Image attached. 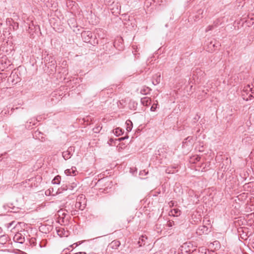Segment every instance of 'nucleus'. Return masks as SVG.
Returning <instances> with one entry per match:
<instances>
[{"label":"nucleus","mask_w":254,"mask_h":254,"mask_svg":"<svg viewBox=\"0 0 254 254\" xmlns=\"http://www.w3.org/2000/svg\"><path fill=\"white\" fill-rule=\"evenodd\" d=\"M86 201L85 196L83 194H80L77 197L75 207L79 210H83L86 206Z\"/></svg>","instance_id":"obj_1"},{"label":"nucleus","mask_w":254,"mask_h":254,"mask_svg":"<svg viewBox=\"0 0 254 254\" xmlns=\"http://www.w3.org/2000/svg\"><path fill=\"white\" fill-rule=\"evenodd\" d=\"M250 93L249 95V97H254V87H251V90H250Z\"/></svg>","instance_id":"obj_25"},{"label":"nucleus","mask_w":254,"mask_h":254,"mask_svg":"<svg viewBox=\"0 0 254 254\" xmlns=\"http://www.w3.org/2000/svg\"><path fill=\"white\" fill-rule=\"evenodd\" d=\"M102 32V30L101 29L97 30V32Z\"/></svg>","instance_id":"obj_36"},{"label":"nucleus","mask_w":254,"mask_h":254,"mask_svg":"<svg viewBox=\"0 0 254 254\" xmlns=\"http://www.w3.org/2000/svg\"><path fill=\"white\" fill-rule=\"evenodd\" d=\"M166 172L167 173H168V174L171 173V171H169L168 169H166Z\"/></svg>","instance_id":"obj_35"},{"label":"nucleus","mask_w":254,"mask_h":254,"mask_svg":"<svg viewBox=\"0 0 254 254\" xmlns=\"http://www.w3.org/2000/svg\"><path fill=\"white\" fill-rule=\"evenodd\" d=\"M102 129V127L100 126H97L94 128H93V131L95 133H99L101 129Z\"/></svg>","instance_id":"obj_23"},{"label":"nucleus","mask_w":254,"mask_h":254,"mask_svg":"<svg viewBox=\"0 0 254 254\" xmlns=\"http://www.w3.org/2000/svg\"><path fill=\"white\" fill-rule=\"evenodd\" d=\"M82 40L86 43L90 42L92 34L90 31H84L81 34Z\"/></svg>","instance_id":"obj_2"},{"label":"nucleus","mask_w":254,"mask_h":254,"mask_svg":"<svg viewBox=\"0 0 254 254\" xmlns=\"http://www.w3.org/2000/svg\"><path fill=\"white\" fill-rule=\"evenodd\" d=\"M8 241V236L7 235H3L0 236V244L4 245Z\"/></svg>","instance_id":"obj_14"},{"label":"nucleus","mask_w":254,"mask_h":254,"mask_svg":"<svg viewBox=\"0 0 254 254\" xmlns=\"http://www.w3.org/2000/svg\"><path fill=\"white\" fill-rule=\"evenodd\" d=\"M210 232L209 228L204 225L199 226L196 230V233L198 235H202L203 234H207Z\"/></svg>","instance_id":"obj_5"},{"label":"nucleus","mask_w":254,"mask_h":254,"mask_svg":"<svg viewBox=\"0 0 254 254\" xmlns=\"http://www.w3.org/2000/svg\"><path fill=\"white\" fill-rule=\"evenodd\" d=\"M74 151V147L70 146L68 148L67 150L64 151L62 153L63 158L65 160H67L71 157L72 153Z\"/></svg>","instance_id":"obj_3"},{"label":"nucleus","mask_w":254,"mask_h":254,"mask_svg":"<svg viewBox=\"0 0 254 254\" xmlns=\"http://www.w3.org/2000/svg\"><path fill=\"white\" fill-rule=\"evenodd\" d=\"M203 12L204 10L202 9H198L196 12L195 15L194 16V21H198L203 17Z\"/></svg>","instance_id":"obj_7"},{"label":"nucleus","mask_w":254,"mask_h":254,"mask_svg":"<svg viewBox=\"0 0 254 254\" xmlns=\"http://www.w3.org/2000/svg\"><path fill=\"white\" fill-rule=\"evenodd\" d=\"M169 214L170 216H178L181 214V211L178 208H174L170 211Z\"/></svg>","instance_id":"obj_12"},{"label":"nucleus","mask_w":254,"mask_h":254,"mask_svg":"<svg viewBox=\"0 0 254 254\" xmlns=\"http://www.w3.org/2000/svg\"><path fill=\"white\" fill-rule=\"evenodd\" d=\"M97 34L98 37H100L99 34L98 33H97Z\"/></svg>","instance_id":"obj_38"},{"label":"nucleus","mask_w":254,"mask_h":254,"mask_svg":"<svg viewBox=\"0 0 254 254\" xmlns=\"http://www.w3.org/2000/svg\"><path fill=\"white\" fill-rule=\"evenodd\" d=\"M61 181V177L57 176L52 181V183L54 184H59Z\"/></svg>","instance_id":"obj_21"},{"label":"nucleus","mask_w":254,"mask_h":254,"mask_svg":"<svg viewBox=\"0 0 254 254\" xmlns=\"http://www.w3.org/2000/svg\"><path fill=\"white\" fill-rule=\"evenodd\" d=\"M64 173L67 176H75L77 174V171L75 167H72L70 169L65 170Z\"/></svg>","instance_id":"obj_6"},{"label":"nucleus","mask_w":254,"mask_h":254,"mask_svg":"<svg viewBox=\"0 0 254 254\" xmlns=\"http://www.w3.org/2000/svg\"><path fill=\"white\" fill-rule=\"evenodd\" d=\"M174 225V222L172 221H169L167 222V226L169 227H171Z\"/></svg>","instance_id":"obj_26"},{"label":"nucleus","mask_w":254,"mask_h":254,"mask_svg":"<svg viewBox=\"0 0 254 254\" xmlns=\"http://www.w3.org/2000/svg\"><path fill=\"white\" fill-rule=\"evenodd\" d=\"M199 151L201 152V151H203V150L201 149H199Z\"/></svg>","instance_id":"obj_37"},{"label":"nucleus","mask_w":254,"mask_h":254,"mask_svg":"<svg viewBox=\"0 0 254 254\" xmlns=\"http://www.w3.org/2000/svg\"><path fill=\"white\" fill-rule=\"evenodd\" d=\"M215 44L213 43L212 42H210L209 44L208 45L207 50L209 52H213L215 51Z\"/></svg>","instance_id":"obj_17"},{"label":"nucleus","mask_w":254,"mask_h":254,"mask_svg":"<svg viewBox=\"0 0 254 254\" xmlns=\"http://www.w3.org/2000/svg\"><path fill=\"white\" fill-rule=\"evenodd\" d=\"M2 19L0 17V27L2 26Z\"/></svg>","instance_id":"obj_33"},{"label":"nucleus","mask_w":254,"mask_h":254,"mask_svg":"<svg viewBox=\"0 0 254 254\" xmlns=\"http://www.w3.org/2000/svg\"><path fill=\"white\" fill-rule=\"evenodd\" d=\"M78 245V244L77 243H74L73 244L70 245V247L73 248L77 247Z\"/></svg>","instance_id":"obj_31"},{"label":"nucleus","mask_w":254,"mask_h":254,"mask_svg":"<svg viewBox=\"0 0 254 254\" xmlns=\"http://www.w3.org/2000/svg\"><path fill=\"white\" fill-rule=\"evenodd\" d=\"M141 103L143 106H148L151 103V99L150 97H144L141 99Z\"/></svg>","instance_id":"obj_9"},{"label":"nucleus","mask_w":254,"mask_h":254,"mask_svg":"<svg viewBox=\"0 0 254 254\" xmlns=\"http://www.w3.org/2000/svg\"><path fill=\"white\" fill-rule=\"evenodd\" d=\"M13 241L19 244H23L25 241V237L21 233H17L13 238Z\"/></svg>","instance_id":"obj_4"},{"label":"nucleus","mask_w":254,"mask_h":254,"mask_svg":"<svg viewBox=\"0 0 254 254\" xmlns=\"http://www.w3.org/2000/svg\"><path fill=\"white\" fill-rule=\"evenodd\" d=\"M209 247L213 249L214 250L217 251L220 249L221 245L219 241H215L213 243H210Z\"/></svg>","instance_id":"obj_10"},{"label":"nucleus","mask_w":254,"mask_h":254,"mask_svg":"<svg viewBox=\"0 0 254 254\" xmlns=\"http://www.w3.org/2000/svg\"><path fill=\"white\" fill-rule=\"evenodd\" d=\"M126 124L127 125V131H131L132 127V123L130 120H127L126 121Z\"/></svg>","instance_id":"obj_19"},{"label":"nucleus","mask_w":254,"mask_h":254,"mask_svg":"<svg viewBox=\"0 0 254 254\" xmlns=\"http://www.w3.org/2000/svg\"><path fill=\"white\" fill-rule=\"evenodd\" d=\"M62 191L59 189L57 191H54V188H51L45 191V194L47 195H55L58 193H61Z\"/></svg>","instance_id":"obj_8"},{"label":"nucleus","mask_w":254,"mask_h":254,"mask_svg":"<svg viewBox=\"0 0 254 254\" xmlns=\"http://www.w3.org/2000/svg\"><path fill=\"white\" fill-rule=\"evenodd\" d=\"M120 242L118 240H114L112 241L109 245V247L112 249H117L120 246Z\"/></svg>","instance_id":"obj_11"},{"label":"nucleus","mask_w":254,"mask_h":254,"mask_svg":"<svg viewBox=\"0 0 254 254\" xmlns=\"http://www.w3.org/2000/svg\"><path fill=\"white\" fill-rule=\"evenodd\" d=\"M192 140V137H190V136H189L186 139V141H183V146L184 147H186V146H188V142L190 143V145L192 144V142H191V140Z\"/></svg>","instance_id":"obj_20"},{"label":"nucleus","mask_w":254,"mask_h":254,"mask_svg":"<svg viewBox=\"0 0 254 254\" xmlns=\"http://www.w3.org/2000/svg\"><path fill=\"white\" fill-rule=\"evenodd\" d=\"M251 90V85L248 84L245 86L243 89L244 92H246L249 96L250 95V90Z\"/></svg>","instance_id":"obj_22"},{"label":"nucleus","mask_w":254,"mask_h":254,"mask_svg":"<svg viewBox=\"0 0 254 254\" xmlns=\"http://www.w3.org/2000/svg\"><path fill=\"white\" fill-rule=\"evenodd\" d=\"M113 133L116 136H119L123 134V131L121 128L117 127L113 130Z\"/></svg>","instance_id":"obj_18"},{"label":"nucleus","mask_w":254,"mask_h":254,"mask_svg":"<svg viewBox=\"0 0 254 254\" xmlns=\"http://www.w3.org/2000/svg\"><path fill=\"white\" fill-rule=\"evenodd\" d=\"M13 223H14L13 222H11V223H9L7 224V227H8V228H9L10 227H11V226L12 225V224H13Z\"/></svg>","instance_id":"obj_32"},{"label":"nucleus","mask_w":254,"mask_h":254,"mask_svg":"<svg viewBox=\"0 0 254 254\" xmlns=\"http://www.w3.org/2000/svg\"><path fill=\"white\" fill-rule=\"evenodd\" d=\"M151 89L145 86L142 87L140 89V93L142 95H147L150 93Z\"/></svg>","instance_id":"obj_13"},{"label":"nucleus","mask_w":254,"mask_h":254,"mask_svg":"<svg viewBox=\"0 0 254 254\" xmlns=\"http://www.w3.org/2000/svg\"><path fill=\"white\" fill-rule=\"evenodd\" d=\"M213 26L212 25H209L207 27L206 29V31L207 32L208 31L211 30L212 29H213Z\"/></svg>","instance_id":"obj_27"},{"label":"nucleus","mask_w":254,"mask_h":254,"mask_svg":"<svg viewBox=\"0 0 254 254\" xmlns=\"http://www.w3.org/2000/svg\"><path fill=\"white\" fill-rule=\"evenodd\" d=\"M57 233L59 236L61 237H67L68 236L67 232H66L64 230L63 228H60L57 230Z\"/></svg>","instance_id":"obj_15"},{"label":"nucleus","mask_w":254,"mask_h":254,"mask_svg":"<svg viewBox=\"0 0 254 254\" xmlns=\"http://www.w3.org/2000/svg\"><path fill=\"white\" fill-rule=\"evenodd\" d=\"M76 186H77L76 183H72L68 186H66L65 187H64L63 188H62V189H63V190H67L68 189L72 190L73 189H74V188H76Z\"/></svg>","instance_id":"obj_16"},{"label":"nucleus","mask_w":254,"mask_h":254,"mask_svg":"<svg viewBox=\"0 0 254 254\" xmlns=\"http://www.w3.org/2000/svg\"><path fill=\"white\" fill-rule=\"evenodd\" d=\"M144 238L146 239V237H144V236H142V238H141V239H139V240L138 241V244H139V246H141V245H142V244H140V243H141V242H140V240H141V241H142V242H143V241L144 240Z\"/></svg>","instance_id":"obj_28"},{"label":"nucleus","mask_w":254,"mask_h":254,"mask_svg":"<svg viewBox=\"0 0 254 254\" xmlns=\"http://www.w3.org/2000/svg\"><path fill=\"white\" fill-rule=\"evenodd\" d=\"M175 204V202L173 201H170L169 202V205L170 207H172V206H173Z\"/></svg>","instance_id":"obj_30"},{"label":"nucleus","mask_w":254,"mask_h":254,"mask_svg":"<svg viewBox=\"0 0 254 254\" xmlns=\"http://www.w3.org/2000/svg\"><path fill=\"white\" fill-rule=\"evenodd\" d=\"M18 28V23L17 22H14L13 29L16 30Z\"/></svg>","instance_id":"obj_29"},{"label":"nucleus","mask_w":254,"mask_h":254,"mask_svg":"<svg viewBox=\"0 0 254 254\" xmlns=\"http://www.w3.org/2000/svg\"><path fill=\"white\" fill-rule=\"evenodd\" d=\"M75 254H86V253L85 252H78V253H75Z\"/></svg>","instance_id":"obj_34"},{"label":"nucleus","mask_w":254,"mask_h":254,"mask_svg":"<svg viewBox=\"0 0 254 254\" xmlns=\"http://www.w3.org/2000/svg\"><path fill=\"white\" fill-rule=\"evenodd\" d=\"M157 105H158L157 103H154L152 105V106H151V107L150 108L151 111H152V112L155 111L156 110L157 108Z\"/></svg>","instance_id":"obj_24"}]
</instances>
